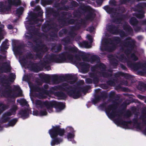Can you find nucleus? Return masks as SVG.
Listing matches in <instances>:
<instances>
[{
  "label": "nucleus",
  "mask_w": 146,
  "mask_h": 146,
  "mask_svg": "<svg viewBox=\"0 0 146 146\" xmlns=\"http://www.w3.org/2000/svg\"><path fill=\"white\" fill-rule=\"evenodd\" d=\"M8 5L4 4L3 1L0 2V12L5 13L11 10L13 6L17 7L21 4V0H7Z\"/></svg>",
  "instance_id": "f257e3e1"
},
{
  "label": "nucleus",
  "mask_w": 146,
  "mask_h": 146,
  "mask_svg": "<svg viewBox=\"0 0 146 146\" xmlns=\"http://www.w3.org/2000/svg\"><path fill=\"white\" fill-rule=\"evenodd\" d=\"M45 13L46 17H49L52 16L55 18L56 17L60 18V15L59 12L58 11L54 9L53 8L48 7L46 8Z\"/></svg>",
  "instance_id": "f03ea898"
},
{
  "label": "nucleus",
  "mask_w": 146,
  "mask_h": 146,
  "mask_svg": "<svg viewBox=\"0 0 146 146\" xmlns=\"http://www.w3.org/2000/svg\"><path fill=\"white\" fill-rule=\"evenodd\" d=\"M80 8L84 11V14L87 13L86 17L84 18H94V14L93 12L91 10L90 7L89 6L85 5H80Z\"/></svg>",
  "instance_id": "7ed1b4c3"
},
{
  "label": "nucleus",
  "mask_w": 146,
  "mask_h": 146,
  "mask_svg": "<svg viewBox=\"0 0 146 146\" xmlns=\"http://www.w3.org/2000/svg\"><path fill=\"white\" fill-rule=\"evenodd\" d=\"M64 133V131L63 129H58L55 132H50V134L52 138L56 137L57 135H58L60 136H62Z\"/></svg>",
  "instance_id": "20e7f679"
},
{
  "label": "nucleus",
  "mask_w": 146,
  "mask_h": 146,
  "mask_svg": "<svg viewBox=\"0 0 146 146\" xmlns=\"http://www.w3.org/2000/svg\"><path fill=\"white\" fill-rule=\"evenodd\" d=\"M103 8L109 14H112L114 15L118 14V13L115 11L113 8L110 7L108 5H107L105 6Z\"/></svg>",
  "instance_id": "39448f33"
},
{
  "label": "nucleus",
  "mask_w": 146,
  "mask_h": 146,
  "mask_svg": "<svg viewBox=\"0 0 146 146\" xmlns=\"http://www.w3.org/2000/svg\"><path fill=\"white\" fill-rule=\"evenodd\" d=\"M133 15L137 18H143L144 17V11L142 10H139L138 11L137 13H134Z\"/></svg>",
  "instance_id": "423d86ee"
},
{
  "label": "nucleus",
  "mask_w": 146,
  "mask_h": 146,
  "mask_svg": "<svg viewBox=\"0 0 146 146\" xmlns=\"http://www.w3.org/2000/svg\"><path fill=\"white\" fill-rule=\"evenodd\" d=\"M79 9L77 10L74 11L73 15L76 17H78V18H81L80 17L82 15L84 14V12L79 7Z\"/></svg>",
  "instance_id": "0eeeda50"
},
{
  "label": "nucleus",
  "mask_w": 146,
  "mask_h": 146,
  "mask_svg": "<svg viewBox=\"0 0 146 146\" xmlns=\"http://www.w3.org/2000/svg\"><path fill=\"white\" fill-rule=\"evenodd\" d=\"M54 0H41V4L44 7L46 5H51L53 2Z\"/></svg>",
  "instance_id": "6e6552de"
},
{
  "label": "nucleus",
  "mask_w": 146,
  "mask_h": 146,
  "mask_svg": "<svg viewBox=\"0 0 146 146\" xmlns=\"http://www.w3.org/2000/svg\"><path fill=\"white\" fill-rule=\"evenodd\" d=\"M115 11L119 12L121 13H123L126 12L125 8L123 6H119L117 7L115 10Z\"/></svg>",
  "instance_id": "1a4fd4ad"
},
{
  "label": "nucleus",
  "mask_w": 146,
  "mask_h": 146,
  "mask_svg": "<svg viewBox=\"0 0 146 146\" xmlns=\"http://www.w3.org/2000/svg\"><path fill=\"white\" fill-rule=\"evenodd\" d=\"M24 10V8L23 7H20L17 9L16 10V13L19 15H21Z\"/></svg>",
  "instance_id": "9d476101"
},
{
  "label": "nucleus",
  "mask_w": 146,
  "mask_h": 146,
  "mask_svg": "<svg viewBox=\"0 0 146 146\" xmlns=\"http://www.w3.org/2000/svg\"><path fill=\"white\" fill-rule=\"evenodd\" d=\"M135 0H119L121 4H126L127 3L134 1Z\"/></svg>",
  "instance_id": "9b49d317"
},
{
  "label": "nucleus",
  "mask_w": 146,
  "mask_h": 146,
  "mask_svg": "<svg viewBox=\"0 0 146 146\" xmlns=\"http://www.w3.org/2000/svg\"><path fill=\"white\" fill-rule=\"evenodd\" d=\"M43 12L42 11H39L37 13H35V18H42V17Z\"/></svg>",
  "instance_id": "f8f14e48"
},
{
  "label": "nucleus",
  "mask_w": 146,
  "mask_h": 146,
  "mask_svg": "<svg viewBox=\"0 0 146 146\" xmlns=\"http://www.w3.org/2000/svg\"><path fill=\"white\" fill-rule=\"evenodd\" d=\"M29 18L27 17L26 18H35V13L31 11L28 14Z\"/></svg>",
  "instance_id": "ddd939ff"
},
{
  "label": "nucleus",
  "mask_w": 146,
  "mask_h": 146,
  "mask_svg": "<svg viewBox=\"0 0 146 146\" xmlns=\"http://www.w3.org/2000/svg\"><path fill=\"white\" fill-rule=\"evenodd\" d=\"M146 6V4L145 3H140L137 4V7L138 8L142 9L144 7Z\"/></svg>",
  "instance_id": "4468645a"
},
{
  "label": "nucleus",
  "mask_w": 146,
  "mask_h": 146,
  "mask_svg": "<svg viewBox=\"0 0 146 146\" xmlns=\"http://www.w3.org/2000/svg\"><path fill=\"white\" fill-rule=\"evenodd\" d=\"M67 12L63 11L60 13V18H65V16L67 15Z\"/></svg>",
  "instance_id": "2eb2a0df"
},
{
  "label": "nucleus",
  "mask_w": 146,
  "mask_h": 146,
  "mask_svg": "<svg viewBox=\"0 0 146 146\" xmlns=\"http://www.w3.org/2000/svg\"><path fill=\"white\" fill-rule=\"evenodd\" d=\"M71 5L73 7H77L79 5V4L76 1H72L70 3Z\"/></svg>",
  "instance_id": "dca6fc26"
},
{
  "label": "nucleus",
  "mask_w": 146,
  "mask_h": 146,
  "mask_svg": "<svg viewBox=\"0 0 146 146\" xmlns=\"http://www.w3.org/2000/svg\"><path fill=\"white\" fill-rule=\"evenodd\" d=\"M109 3L111 5L116 6V2L115 0H110L109 1Z\"/></svg>",
  "instance_id": "f3484780"
},
{
  "label": "nucleus",
  "mask_w": 146,
  "mask_h": 146,
  "mask_svg": "<svg viewBox=\"0 0 146 146\" xmlns=\"http://www.w3.org/2000/svg\"><path fill=\"white\" fill-rule=\"evenodd\" d=\"M60 9L61 10L67 11L68 9V6H64L60 8Z\"/></svg>",
  "instance_id": "a211bd4d"
},
{
  "label": "nucleus",
  "mask_w": 146,
  "mask_h": 146,
  "mask_svg": "<svg viewBox=\"0 0 146 146\" xmlns=\"http://www.w3.org/2000/svg\"><path fill=\"white\" fill-rule=\"evenodd\" d=\"M62 141L61 140H60V142H58L57 141H53L51 143V145L52 146H53L55 144H58L60 143V142H61Z\"/></svg>",
  "instance_id": "6ab92c4d"
},
{
  "label": "nucleus",
  "mask_w": 146,
  "mask_h": 146,
  "mask_svg": "<svg viewBox=\"0 0 146 146\" xmlns=\"http://www.w3.org/2000/svg\"><path fill=\"white\" fill-rule=\"evenodd\" d=\"M83 44L86 48H89L90 47V46L88 45V42H83Z\"/></svg>",
  "instance_id": "aec40b11"
},
{
  "label": "nucleus",
  "mask_w": 146,
  "mask_h": 146,
  "mask_svg": "<svg viewBox=\"0 0 146 146\" xmlns=\"http://www.w3.org/2000/svg\"><path fill=\"white\" fill-rule=\"evenodd\" d=\"M96 3L98 5H101L103 0H95Z\"/></svg>",
  "instance_id": "412c9836"
},
{
  "label": "nucleus",
  "mask_w": 146,
  "mask_h": 146,
  "mask_svg": "<svg viewBox=\"0 0 146 146\" xmlns=\"http://www.w3.org/2000/svg\"><path fill=\"white\" fill-rule=\"evenodd\" d=\"M35 10L36 11H40V9H41V8L39 6H36L35 8Z\"/></svg>",
  "instance_id": "4be33fe9"
},
{
  "label": "nucleus",
  "mask_w": 146,
  "mask_h": 146,
  "mask_svg": "<svg viewBox=\"0 0 146 146\" xmlns=\"http://www.w3.org/2000/svg\"><path fill=\"white\" fill-rule=\"evenodd\" d=\"M47 113L45 111H41L40 112V115H45Z\"/></svg>",
  "instance_id": "5701e85b"
},
{
  "label": "nucleus",
  "mask_w": 146,
  "mask_h": 146,
  "mask_svg": "<svg viewBox=\"0 0 146 146\" xmlns=\"http://www.w3.org/2000/svg\"><path fill=\"white\" fill-rule=\"evenodd\" d=\"M67 2V1L66 0H62L60 2V3L63 5H65Z\"/></svg>",
  "instance_id": "b1692460"
},
{
  "label": "nucleus",
  "mask_w": 146,
  "mask_h": 146,
  "mask_svg": "<svg viewBox=\"0 0 146 146\" xmlns=\"http://www.w3.org/2000/svg\"><path fill=\"white\" fill-rule=\"evenodd\" d=\"M35 3L34 1H32L30 3V5L31 7H33L35 6Z\"/></svg>",
  "instance_id": "393cba45"
},
{
  "label": "nucleus",
  "mask_w": 146,
  "mask_h": 146,
  "mask_svg": "<svg viewBox=\"0 0 146 146\" xmlns=\"http://www.w3.org/2000/svg\"><path fill=\"white\" fill-rule=\"evenodd\" d=\"M74 137V135H73L69 134L68 135V139H69V138H72V137Z\"/></svg>",
  "instance_id": "a878e982"
},
{
  "label": "nucleus",
  "mask_w": 146,
  "mask_h": 146,
  "mask_svg": "<svg viewBox=\"0 0 146 146\" xmlns=\"http://www.w3.org/2000/svg\"><path fill=\"white\" fill-rule=\"evenodd\" d=\"M59 3H55L54 4V7H58L59 6Z\"/></svg>",
  "instance_id": "bb28decb"
},
{
  "label": "nucleus",
  "mask_w": 146,
  "mask_h": 146,
  "mask_svg": "<svg viewBox=\"0 0 146 146\" xmlns=\"http://www.w3.org/2000/svg\"><path fill=\"white\" fill-rule=\"evenodd\" d=\"M33 114L34 115H37L38 114V112L37 111H34L33 112Z\"/></svg>",
  "instance_id": "cd10ccee"
},
{
  "label": "nucleus",
  "mask_w": 146,
  "mask_h": 146,
  "mask_svg": "<svg viewBox=\"0 0 146 146\" xmlns=\"http://www.w3.org/2000/svg\"><path fill=\"white\" fill-rule=\"evenodd\" d=\"M59 104H60V106H61L62 107V108L61 109V110H62L63 109V108H64V104H62L61 103H59Z\"/></svg>",
  "instance_id": "c85d7f7f"
},
{
  "label": "nucleus",
  "mask_w": 146,
  "mask_h": 146,
  "mask_svg": "<svg viewBox=\"0 0 146 146\" xmlns=\"http://www.w3.org/2000/svg\"><path fill=\"white\" fill-rule=\"evenodd\" d=\"M16 122L15 121H13L12 122V123L10 125L12 126Z\"/></svg>",
  "instance_id": "c756f323"
},
{
  "label": "nucleus",
  "mask_w": 146,
  "mask_h": 146,
  "mask_svg": "<svg viewBox=\"0 0 146 146\" xmlns=\"http://www.w3.org/2000/svg\"><path fill=\"white\" fill-rule=\"evenodd\" d=\"M21 102H23L24 103V104H27V102L25 100H22L21 101Z\"/></svg>",
  "instance_id": "7c9ffc66"
},
{
  "label": "nucleus",
  "mask_w": 146,
  "mask_h": 146,
  "mask_svg": "<svg viewBox=\"0 0 146 146\" xmlns=\"http://www.w3.org/2000/svg\"><path fill=\"white\" fill-rule=\"evenodd\" d=\"M87 37L89 40H90L91 39V36L89 35H87Z\"/></svg>",
  "instance_id": "2f4dec72"
},
{
  "label": "nucleus",
  "mask_w": 146,
  "mask_h": 146,
  "mask_svg": "<svg viewBox=\"0 0 146 146\" xmlns=\"http://www.w3.org/2000/svg\"><path fill=\"white\" fill-rule=\"evenodd\" d=\"M8 28L9 29H11L12 28V26L11 25H8Z\"/></svg>",
  "instance_id": "473e14b6"
},
{
  "label": "nucleus",
  "mask_w": 146,
  "mask_h": 146,
  "mask_svg": "<svg viewBox=\"0 0 146 146\" xmlns=\"http://www.w3.org/2000/svg\"><path fill=\"white\" fill-rule=\"evenodd\" d=\"M40 0H35V2L36 3H39Z\"/></svg>",
  "instance_id": "72a5a7b5"
},
{
  "label": "nucleus",
  "mask_w": 146,
  "mask_h": 146,
  "mask_svg": "<svg viewBox=\"0 0 146 146\" xmlns=\"http://www.w3.org/2000/svg\"><path fill=\"white\" fill-rule=\"evenodd\" d=\"M77 1L79 2V1H84V0H76Z\"/></svg>",
  "instance_id": "f704fd0d"
},
{
  "label": "nucleus",
  "mask_w": 146,
  "mask_h": 146,
  "mask_svg": "<svg viewBox=\"0 0 146 146\" xmlns=\"http://www.w3.org/2000/svg\"><path fill=\"white\" fill-rule=\"evenodd\" d=\"M78 96L77 97H75L74 96V98H75V99L77 98H78Z\"/></svg>",
  "instance_id": "c9c22d12"
},
{
  "label": "nucleus",
  "mask_w": 146,
  "mask_h": 146,
  "mask_svg": "<svg viewBox=\"0 0 146 146\" xmlns=\"http://www.w3.org/2000/svg\"><path fill=\"white\" fill-rule=\"evenodd\" d=\"M137 60V58H135L134 59V60Z\"/></svg>",
  "instance_id": "e433bc0d"
},
{
  "label": "nucleus",
  "mask_w": 146,
  "mask_h": 146,
  "mask_svg": "<svg viewBox=\"0 0 146 146\" xmlns=\"http://www.w3.org/2000/svg\"><path fill=\"white\" fill-rule=\"evenodd\" d=\"M130 18L133 19V18H136L135 17H131Z\"/></svg>",
  "instance_id": "4c0bfd02"
},
{
  "label": "nucleus",
  "mask_w": 146,
  "mask_h": 146,
  "mask_svg": "<svg viewBox=\"0 0 146 146\" xmlns=\"http://www.w3.org/2000/svg\"><path fill=\"white\" fill-rule=\"evenodd\" d=\"M21 95V94H19L18 95V96H19Z\"/></svg>",
  "instance_id": "58836bf2"
},
{
  "label": "nucleus",
  "mask_w": 146,
  "mask_h": 146,
  "mask_svg": "<svg viewBox=\"0 0 146 146\" xmlns=\"http://www.w3.org/2000/svg\"><path fill=\"white\" fill-rule=\"evenodd\" d=\"M119 18V19H120V18Z\"/></svg>",
  "instance_id": "ea45409f"
},
{
  "label": "nucleus",
  "mask_w": 146,
  "mask_h": 146,
  "mask_svg": "<svg viewBox=\"0 0 146 146\" xmlns=\"http://www.w3.org/2000/svg\"><path fill=\"white\" fill-rule=\"evenodd\" d=\"M48 105H50V103H48Z\"/></svg>",
  "instance_id": "a19ab883"
},
{
  "label": "nucleus",
  "mask_w": 146,
  "mask_h": 146,
  "mask_svg": "<svg viewBox=\"0 0 146 146\" xmlns=\"http://www.w3.org/2000/svg\"><path fill=\"white\" fill-rule=\"evenodd\" d=\"M145 102L146 103V99L145 100Z\"/></svg>",
  "instance_id": "79ce46f5"
},
{
  "label": "nucleus",
  "mask_w": 146,
  "mask_h": 146,
  "mask_svg": "<svg viewBox=\"0 0 146 146\" xmlns=\"http://www.w3.org/2000/svg\"><path fill=\"white\" fill-rule=\"evenodd\" d=\"M46 107H47V108H48V106H47V105H46Z\"/></svg>",
  "instance_id": "37998d69"
},
{
  "label": "nucleus",
  "mask_w": 146,
  "mask_h": 146,
  "mask_svg": "<svg viewBox=\"0 0 146 146\" xmlns=\"http://www.w3.org/2000/svg\"><path fill=\"white\" fill-rule=\"evenodd\" d=\"M42 98H45V97H42Z\"/></svg>",
  "instance_id": "c03bdc74"
}]
</instances>
